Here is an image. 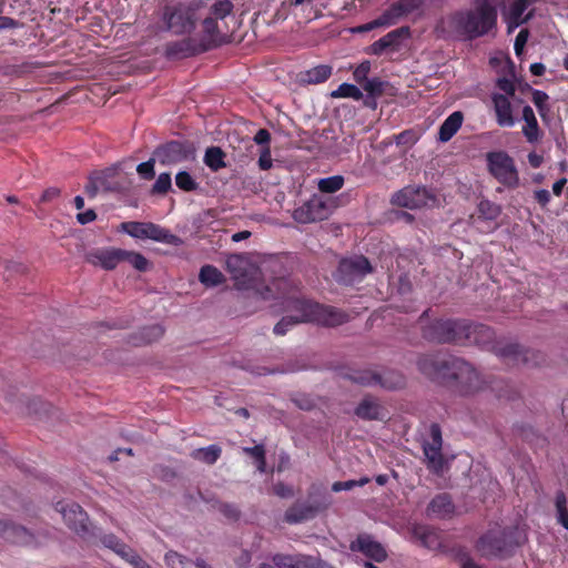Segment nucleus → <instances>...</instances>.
<instances>
[{
    "label": "nucleus",
    "mask_w": 568,
    "mask_h": 568,
    "mask_svg": "<svg viewBox=\"0 0 568 568\" xmlns=\"http://www.w3.org/2000/svg\"><path fill=\"white\" fill-rule=\"evenodd\" d=\"M263 300H281L282 305L291 315L284 316L275 326L276 335H285L293 326L304 322H314L325 326H336L347 321V315L333 306L300 297L296 287L288 278L274 280L261 292Z\"/></svg>",
    "instance_id": "1"
},
{
    "label": "nucleus",
    "mask_w": 568,
    "mask_h": 568,
    "mask_svg": "<svg viewBox=\"0 0 568 568\" xmlns=\"http://www.w3.org/2000/svg\"><path fill=\"white\" fill-rule=\"evenodd\" d=\"M496 22L495 0H475L474 9L455 12L443 19L439 27L445 32L473 39L487 34L496 27Z\"/></svg>",
    "instance_id": "2"
},
{
    "label": "nucleus",
    "mask_w": 568,
    "mask_h": 568,
    "mask_svg": "<svg viewBox=\"0 0 568 568\" xmlns=\"http://www.w3.org/2000/svg\"><path fill=\"white\" fill-rule=\"evenodd\" d=\"M418 366L428 376L456 381L465 394L473 393L480 387L478 373L462 358L425 356L418 361Z\"/></svg>",
    "instance_id": "3"
},
{
    "label": "nucleus",
    "mask_w": 568,
    "mask_h": 568,
    "mask_svg": "<svg viewBox=\"0 0 568 568\" xmlns=\"http://www.w3.org/2000/svg\"><path fill=\"white\" fill-rule=\"evenodd\" d=\"M226 271L231 274L237 290H254L261 295L265 291L257 287L258 267L244 254H231L225 260Z\"/></svg>",
    "instance_id": "4"
},
{
    "label": "nucleus",
    "mask_w": 568,
    "mask_h": 568,
    "mask_svg": "<svg viewBox=\"0 0 568 568\" xmlns=\"http://www.w3.org/2000/svg\"><path fill=\"white\" fill-rule=\"evenodd\" d=\"M337 206L335 199L314 194L308 201L296 207L293 219L297 223L308 224L327 219Z\"/></svg>",
    "instance_id": "5"
},
{
    "label": "nucleus",
    "mask_w": 568,
    "mask_h": 568,
    "mask_svg": "<svg viewBox=\"0 0 568 568\" xmlns=\"http://www.w3.org/2000/svg\"><path fill=\"white\" fill-rule=\"evenodd\" d=\"M489 173L503 185L516 187L519 184L518 171L514 159L505 151H494L486 155Z\"/></svg>",
    "instance_id": "6"
},
{
    "label": "nucleus",
    "mask_w": 568,
    "mask_h": 568,
    "mask_svg": "<svg viewBox=\"0 0 568 568\" xmlns=\"http://www.w3.org/2000/svg\"><path fill=\"white\" fill-rule=\"evenodd\" d=\"M166 30L174 34L190 33L195 28V11L190 6H168L163 11Z\"/></svg>",
    "instance_id": "7"
},
{
    "label": "nucleus",
    "mask_w": 568,
    "mask_h": 568,
    "mask_svg": "<svg viewBox=\"0 0 568 568\" xmlns=\"http://www.w3.org/2000/svg\"><path fill=\"white\" fill-rule=\"evenodd\" d=\"M349 378L363 386H381L390 390L405 385L404 376L394 371H386L383 374H377L371 369L357 371L352 373Z\"/></svg>",
    "instance_id": "8"
},
{
    "label": "nucleus",
    "mask_w": 568,
    "mask_h": 568,
    "mask_svg": "<svg viewBox=\"0 0 568 568\" xmlns=\"http://www.w3.org/2000/svg\"><path fill=\"white\" fill-rule=\"evenodd\" d=\"M463 322L436 320L424 328V336L436 343H460Z\"/></svg>",
    "instance_id": "9"
},
{
    "label": "nucleus",
    "mask_w": 568,
    "mask_h": 568,
    "mask_svg": "<svg viewBox=\"0 0 568 568\" xmlns=\"http://www.w3.org/2000/svg\"><path fill=\"white\" fill-rule=\"evenodd\" d=\"M372 271L373 267L369 261L363 255H356L339 262L336 280L343 284L351 285L362 281Z\"/></svg>",
    "instance_id": "10"
},
{
    "label": "nucleus",
    "mask_w": 568,
    "mask_h": 568,
    "mask_svg": "<svg viewBox=\"0 0 568 568\" xmlns=\"http://www.w3.org/2000/svg\"><path fill=\"white\" fill-rule=\"evenodd\" d=\"M194 148L189 142L171 141L154 151V156L162 165H173L194 159Z\"/></svg>",
    "instance_id": "11"
},
{
    "label": "nucleus",
    "mask_w": 568,
    "mask_h": 568,
    "mask_svg": "<svg viewBox=\"0 0 568 568\" xmlns=\"http://www.w3.org/2000/svg\"><path fill=\"white\" fill-rule=\"evenodd\" d=\"M443 438L442 430L437 424L429 427L428 438L423 443L424 455L427 459V466L435 473H439L444 467V457L442 454Z\"/></svg>",
    "instance_id": "12"
},
{
    "label": "nucleus",
    "mask_w": 568,
    "mask_h": 568,
    "mask_svg": "<svg viewBox=\"0 0 568 568\" xmlns=\"http://www.w3.org/2000/svg\"><path fill=\"white\" fill-rule=\"evenodd\" d=\"M434 201L435 199L423 186H406L392 196L394 205L410 210L427 206Z\"/></svg>",
    "instance_id": "13"
},
{
    "label": "nucleus",
    "mask_w": 568,
    "mask_h": 568,
    "mask_svg": "<svg viewBox=\"0 0 568 568\" xmlns=\"http://www.w3.org/2000/svg\"><path fill=\"white\" fill-rule=\"evenodd\" d=\"M57 511L62 515L64 523L70 529L81 536H87L90 531L89 519L85 511L75 503L59 501L55 505Z\"/></svg>",
    "instance_id": "14"
},
{
    "label": "nucleus",
    "mask_w": 568,
    "mask_h": 568,
    "mask_svg": "<svg viewBox=\"0 0 568 568\" xmlns=\"http://www.w3.org/2000/svg\"><path fill=\"white\" fill-rule=\"evenodd\" d=\"M478 551L486 557L505 556L510 551L505 530L496 529L485 534L477 544Z\"/></svg>",
    "instance_id": "15"
},
{
    "label": "nucleus",
    "mask_w": 568,
    "mask_h": 568,
    "mask_svg": "<svg viewBox=\"0 0 568 568\" xmlns=\"http://www.w3.org/2000/svg\"><path fill=\"white\" fill-rule=\"evenodd\" d=\"M494 352L498 357L511 364H527L530 362L532 352L524 348L517 343L508 341H498L493 346Z\"/></svg>",
    "instance_id": "16"
},
{
    "label": "nucleus",
    "mask_w": 568,
    "mask_h": 568,
    "mask_svg": "<svg viewBox=\"0 0 568 568\" xmlns=\"http://www.w3.org/2000/svg\"><path fill=\"white\" fill-rule=\"evenodd\" d=\"M460 343L485 345L494 337V332L486 325L463 322Z\"/></svg>",
    "instance_id": "17"
},
{
    "label": "nucleus",
    "mask_w": 568,
    "mask_h": 568,
    "mask_svg": "<svg viewBox=\"0 0 568 568\" xmlns=\"http://www.w3.org/2000/svg\"><path fill=\"white\" fill-rule=\"evenodd\" d=\"M351 549L361 551L365 556L378 562L383 561L387 557L384 547L368 535L358 536L357 539L352 542Z\"/></svg>",
    "instance_id": "18"
},
{
    "label": "nucleus",
    "mask_w": 568,
    "mask_h": 568,
    "mask_svg": "<svg viewBox=\"0 0 568 568\" xmlns=\"http://www.w3.org/2000/svg\"><path fill=\"white\" fill-rule=\"evenodd\" d=\"M0 537L18 545H29L32 542V535L29 530L9 520H0Z\"/></svg>",
    "instance_id": "19"
},
{
    "label": "nucleus",
    "mask_w": 568,
    "mask_h": 568,
    "mask_svg": "<svg viewBox=\"0 0 568 568\" xmlns=\"http://www.w3.org/2000/svg\"><path fill=\"white\" fill-rule=\"evenodd\" d=\"M494 109L496 113V121L498 125L504 128H511L515 125L516 120L513 115V106L507 95L494 93L491 95Z\"/></svg>",
    "instance_id": "20"
},
{
    "label": "nucleus",
    "mask_w": 568,
    "mask_h": 568,
    "mask_svg": "<svg viewBox=\"0 0 568 568\" xmlns=\"http://www.w3.org/2000/svg\"><path fill=\"white\" fill-rule=\"evenodd\" d=\"M88 261L104 270H113L122 262V250L98 248L88 255Z\"/></svg>",
    "instance_id": "21"
},
{
    "label": "nucleus",
    "mask_w": 568,
    "mask_h": 568,
    "mask_svg": "<svg viewBox=\"0 0 568 568\" xmlns=\"http://www.w3.org/2000/svg\"><path fill=\"white\" fill-rule=\"evenodd\" d=\"M529 6L525 0H513L506 12V22L508 32L511 33L520 24L525 23L532 16L531 12L524 16Z\"/></svg>",
    "instance_id": "22"
},
{
    "label": "nucleus",
    "mask_w": 568,
    "mask_h": 568,
    "mask_svg": "<svg viewBox=\"0 0 568 568\" xmlns=\"http://www.w3.org/2000/svg\"><path fill=\"white\" fill-rule=\"evenodd\" d=\"M455 511V506L450 499V497L446 494H440L434 497L428 507H427V516L430 518H448Z\"/></svg>",
    "instance_id": "23"
},
{
    "label": "nucleus",
    "mask_w": 568,
    "mask_h": 568,
    "mask_svg": "<svg viewBox=\"0 0 568 568\" xmlns=\"http://www.w3.org/2000/svg\"><path fill=\"white\" fill-rule=\"evenodd\" d=\"M523 120L525 124L521 132L526 141L530 144L538 143L541 140L542 133L538 125L535 112L529 105H525L523 109Z\"/></svg>",
    "instance_id": "24"
},
{
    "label": "nucleus",
    "mask_w": 568,
    "mask_h": 568,
    "mask_svg": "<svg viewBox=\"0 0 568 568\" xmlns=\"http://www.w3.org/2000/svg\"><path fill=\"white\" fill-rule=\"evenodd\" d=\"M202 28L203 41L205 42L204 50L223 41L224 32L221 31L217 19L207 16L202 22Z\"/></svg>",
    "instance_id": "25"
},
{
    "label": "nucleus",
    "mask_w": 568,
    "mask_h": 568,
    "mask_svg": "<svg viewBox=\"0 0 568 568\" xmlns=\"http://www.w3.org/2000/svg\"><path fill=\"white\" fill-rule=\"evenodd\" d=\"M357 417L366 420L384 419L386 414L379 403L371 397H365L356 407Z\"/></svg>",
    "instance_id": "26"
},
{
    "label": "nucleus",
    "mask_w": 568,
    "mask_h": 568,
    "mask_svg": "<svg viewBox=\"0 0 568 568\" xmlns=\"http://www.w3.org/2000/svg\"><path fill=\"white\" fill-rule=\"evenodd\" d=\"M463 113L460 111L453 112L440 125L438 131V140L440 142L449 141L460 129L463 124Z\"/></svg>",
    "instance_id": "27"
},
{
    "label": "nucleus",
    "mask_w": 568,
    "mask_h": 568,
    "mask_svg": "<svg viewBox=\"0 0 568 568\" xmlns=\"http://www.w3.org/2000/svg\"><path fill=\"white\" fill-rule=\"evenodd\" d=\"M408 34V28H399L388 32L371 45L373 54H382L387 48L395 47L402 36Z\"/></svg>",
    "instance_id": "28"
},
{
    "label": "nucleus",
    "mask_w": 568,
    "mask_h": 568,
    "mask_svg": "<svg viewBox=\"0 0 568 568\" xmlns=\"http://www.w3.org/2000/svg\"><path fill=\"white\" fill-rule=\"evenodd\" d=\"M195 53V48L191 39H182L166 44L165 54L170 59H179L192 55Z\"/></svg>",
    "instance_id": "29"
},
{
    "label": "nucleus",
    "mask_w": 568,
    "mask_h": 568,
    "mask_svg": "<svg viewBox=\"0 0 568 568\" xmlns=\"http://www.w3.org/2000/svg\"><path fill=\"white\" fill-rule=\"evenodd\" d=\"M200 282L206 287H215L225 281L223 273L213 265H204L199 273Z\"/></svg>",
    "instance_id": "30"
},
{
    "label": "nucleus",
    "mask_w": 568,
    "mask_h": 568,
    "mask_svg": "<svg viewBox=\"0 0 568 568\" xmlns=\"http://www.w3.org/2000/svg\"><path fill=\"white\" fill-rule=\"evenodd\" d=\"M332 74V67L320 64L305 71L302 81L308 84H318L325 82Z\"/></svg>",
    "instance_id": "31"
},
{
    "label": "nucleus",
    "mask_w": 568,
    "mask_h": 568,
    "mask_svg": "<svg viewBox=\"0 0 568 568\" xmlns=\"http://www.w3.org/2000/svg\"><path fill=\"white\" fill-rule=\"evenodd\" d=\"M145 239L166 244H174L178 240L169 230L150 222L146 223Z\"/></svg>",
    "instance_id": "32"
},
{
    "label": "nucleus",
    "mask_w": 568,
    "mask_h": 568,
    "mask_svg": "<svg viewBox=\"0 0 568 568\" xmlns=\"http://www.w3.org/2000/svg\"><path fill=\"white\" fill-rule=\"evenodd\" d=\"M165 562L169 568H211L204 561L194 562L174 551H170L165 555Z\"/></svg>",
    "instance_id": "33"
},
{
    "label": "nucleus",
    "mask_w": 568,
    "mask_h": 568,
    "mask_svg": "<svg viewBox=\"0 0 568 568\" xmlns=\"http://www.w3.org/2000/svg\"><path fill=\"white\" fill-rule=\"evenodd\" d=\"M315 514L313 507L308 505H296L285 513V520L288 524H298L312 518Z\"/></svg>",
    "instance_id": "34"
},
{
    "label": "nucleus",
    "mask_w": 568,
    "mask_h": 568,
    "mask_svg": "<svg viewBox=\"0 0 568 568\" xmlns=\"http://www.w3.org/2000/svg\"><path fill=\"white\" fill-rule=\"evenodd\" d=\"M221 447L217 445H210L207 447L194 449L191 453L192 458L207 465H213L221 456Z\"/></svg>",
    "instance_id": "35"
},
{
    "label": "nucleus",
    "mask_w": 568,
    "mask_h": 568,
    "mask_svg": "<svg viewBox=\"0 0 568 568\" xmlns=\"http://www.w3.org/2000/svg\"><path fill=\"white\" fill-rule=\"evenodd\" d=\"M413 534L427 548L433 549L439 546L437 534L427 526H415Z\"/></svg>",
    "instance_id": "36"
},
{
    "label": "nucleus",
    "mask_w": 568,
    "mask_h": 568,
    "mask_svg": "<svg viewBox=\"0 0 568 568\" xmlns=\"http://www.w3.org/2000/svg\"><path fill=\"white\" fill-rule=\"evenodd\" d=\"M224 158L225 154L219 146H211L205 151L204 163L212 171H219L226 166Z\"/></svg>",
    "instance_id": "37"
},
{
    "label": "nucleus",
    "mask_w": 568,
    "mask_h": 568,
    "mask_svg": "<svg viewBox=\"0 0 568 568\" xmlns=\"http://www.w3.org/2000/svg\"><path fill=\"white\" fill-rule=\"evenodd\" d=\"M404 17L405 16L403 14V11L397 2H394L377 18V20L381 28H388L396 24Z\"/></svg>",
    "instance_id": "38"
},
{
    "label": "nucleus",
    "mask_w": 568,
    "mask_h": 568,
    "mask_svg": "<svg viewBox=\"0 0 568 568\" xmlns=\"http://www.w3.org/2000/svg\"><path fill=\"white\" fill-rule=\"evenodd\" d=\"M500 206L488 201L483 200L478 204V221L494 222L500 215Z\"/></svg>",
    "instance_id": "39"
},
{
    "label": "nucleus",
    "mask_w": 568,
    "mask_h": 568,
    "mask_svg": "<svg viewBox=\"0 0 568 568\" xmlns=\"http://www.w3.org/2000/svg\"><path fill=\"white\" fill-rule=\"evenodd\" d=\"M333 99L349 98L355 101H359L363 98V93L359 88L351 83H342L338 88L331 92Z\"/></svg>",
    "instance_id": "40"
},
{
    "label": "nucleus",
    "mask_w": 568,
    "mask_h": 568,
    "mask_svg": "<svg viewBox=\"0 0 568 568\" xmlns=\"http://www.w3.org/2000/svg\"><path fill=\"white\" fill-rule=\"evenodd\" d=\"M420 138V134L413 129L405 130L399 134L394 135L389 141L385 142L386 145L396 143L398 146H413Z\"/></svg>",
    "instance_id": "41"
},
{
    "label": "nucleus",
    "mask_w": 568,
    "mask_h": 568,
    "mask_svg": "<svg viewBox=\"0 0 568 568\" xmlns=\"http://www.w3.org/2000/svg\"><path fill=\"white\" fill-rule=\"evenodd\" d=\"M556 519L566 530H568V509L567 498L562 491H558L555 498Z\"/></svg>",
    "instance_id": "42"
},
{
    "label": "nucleus",
    "mask_w": 568,
    "mask_h": 568,
    "mask_svg": "<svg viewBox=\"0 0 568 568\" xmlns=\"http://www.w3.org/2000/svg\"><path fill=\"white\" fill-rule=\"evenodd\" d=\"M233 10L234 3L231 0H217L210 8V17L224 20L232 14Z\"/></svg>",
    "instance_id": "43"
},
{
    "label": "nucleus",
    "mask_w": 568,
    "mask_h": 568,
    "mask_svg": "<svg viewBox=\"0 0 568 568\" xmlns=\"http://www.w3.org/2000/svg\"><path fill=\"white\" fill-rule=\"evenodd\" d=\"M101 541L105 547L112 549L123 559L128 556V552L132 550L129 546L123 544L116 536L112 534L104 535Z\"/></svg>",
    "instance_id": "44"
},
{
    "label": "nucleus",
    "mask_w": 568,
    "mask_h": 568,
    "mask_svg": "<svg viewBox=\"0 0 568 568\" xmlns=\"http://www.w3.org/2000/svg\"><path fill=\"white\" fill-rule=\"evenodd\" d=\"M344 185V178L342 175H333L318 180V190L323 193H335Z\"/></svg>",
    "instance_id": "45"
},
{
    "label": "nucleus",
    "mask_w": 568,
    "mask_h": 568,
    "mask_svg": "<svg viewBox=\"0 0 568 568\" xmlns=\"http://www.w3.org/2000/svg\"><path fill=\"white\" fill-rule=\"evenodd\" d=\"M243 452L254 458L256 468L260 473L266 469L265 449L263 445H255L253 447H243Z\"/></svg>",
    "instance_id": "46"
},
{
    "label": "nucleus",
    "mask_w": 568,
    "mask_h": 568,
    "mask_svg": "<svg viewBox=\"0 0 568 568\" xmlns=\"http://www.w3.org/2000/svg\"><path fill=\"white\" fill-rule=\"evenodd\" d=\"M130 263L138 271H145L149 266L148 260L140 253L122 250V262Z\"/></svg>",
    "instance_id": "47"
},
{
    "label": "nucleus",
    "mask_w": 568,
    "mask_h": 568,
    "mask_svg": "<svg viewBox=\"0 0 568 568\" xmlns=\"http://www.w3.org/2000/svg\"><path fill=\"white\" fill-rule=\"evenodd\" d=\"M175 184L182 191H194L197 189L199 184L186 171H181L175 175Z\"/></svg>",
    "instance_id": "48"
},
{
    "label": "nucleus",
    "mask_w": 568,
    "mask_h": 568,
    "mask_svg": "<svg viewBox=\"0 0 568 568\" xmlns=\"http://www.w3.org/2000/svg\"><path fill=\"white\" fill-rule=\"evenodd\" d=\"M301 555L276 554L273 556V564L277 568H296Z\"/></svg>",
    "instance_id": "49"
},
{
    "label": "nucleus",
    "mask_w": 568,
    "mask_h": 568,
    "mask_svg": "<svg viewBox=\"0 0 568 568\" xmlns=\"http://www.w3.org/2000/svg\"><path fill=\"white\" fill-rule=\"evenodd\" d=\"M122 229L130 236L135 239H145L146 223L145 222H128L122 224Z\"/></svg>",
    "instance_id": "50"
},
{
    "label": "nucleus",
    "mask_w": 568,
    "mask_h": 568,
    "mask_svg": "<svg viewBox=\"0 0 568 568\" xmlns=\"http://www.w3.org/2000/svg\"><path fill=\"white\" fill-rule=\"evenodd\" d=\"M549 97L544 91L535 90L532 92V102L537 106L538 112L541 118L546 116V113L549 111V108L547 105Z\"/></svg>",
    "instance_id": "51"
},
{
    "label": "nucleus",
    "mask_w": 568,
    "mask_h": 568,
    "mask_svg": "<svg viewBox=\"0 0 568 568\" xmlns=\"http://www.w3.org/2000/svg\"><path fill=\"white\" fill-rule=\"evenodd\" d=\"M172 186V180L170 173H161L155 183L153 184L152 192L156 194L166 193Z\"/></svg>",
    "instance_id": "52"
},
{
    "label": "nucleus",
    "mask_w": 568,
    "mask_h": 568,
    "mask_svg": "<svg viewBox=\"0 0 568 568\" xmlns=\"http://www.w3.org/2000/svg\"><path fill=\"white\" fill-rule=\"evenodd\" d=\"M296 568H332V567L316 558L301 555L298 564L296 565Z\"/></svg>",
    "instance_id": "53"
},
{
    "label": "nucleus",
    "mask_w": 568,
    "mask_h": 568,
    "mask_svg": "<svg viewBox=\"0 0 568 568\" xmlns=\"http://www.w3.org/2000/svg\"><path fill=\"white\" fill-rule=\"evenodd\" d=\"M364 90L372 97H377L383 92V82L377 79H367L363 83Z\"/></svg>",
    "instance_id": "54"
},
{
    "label": "nucleus",
    "mask_w": 568,
    "mask_h": 568,
    "mask_svg": "<svg viewBox=\"0 0 568 568\" xmlns=\"http://www.w3.org/2000/svg\"><path fill=\"white\" fill-rule=\"evenodd\" d=\"M155 156L150 159L149 161L142 162L136 166V172L145 180H151L154 178V162Z\"/></svg>",
    "instance_id": "55"
},
{
    "label": "nucleus",
    "mask_w": 568,
    "mask_h": 568,
    "mask_svg": "<svg viewBox=\"0 0 568 568\" xmlns=\"http://www.w3.org/2000/svg\"><path fill=\"white\" fill-rule=\"evenodd\" d=\"M396 2L402 9L403 14L406 17L420 9L424 0H398Z\"/></svg>",
    "instance_id": "56"
},
{
    "label": "nucleus",
    "mask_w": 568,
    "mask_h": 568,
    "mask_svg": "<svg viewBox=\"0 0 568 568\" xmlns=\"http://www.w3.org/2000/svg\"><path fill=\"white\" fill-rule=\"evenodd\" d=\"M371 71V62L369 61H363L361 64L357 65V68L353 72L354 80L362 84L365 80H367V75Z\"/></svg>",
    "instance_id": "57"
},
{
    "label": "nucleus",
    "mask_w": 568,
    "mask_h": 568,
    "mask_svg": "<svg viewBox=\"0 0 568 568\" xmlns=\"http://www.w3.org/2000/svg\"><path fill=\"white\" fill-rule=\"evenodd\" d=\"M257 163H258V168L264 171L270 170L273 166V160H272L270 146H264L261 149Z\"/></svg>",
    "instance_id": "58"
},
{
    "label": "nucleus",
    "mask_w": 568,
    "mask_h": 568,
    "mask_svg": "<svg viewBox=\"0 0 568 568\" xmlns=\"http://www.w3.org/2000/svg\"><path fill=\"white\" fill-rule=\"evenodd\" d=\"M529 32L527 29H521L516 36L514 49L517 57H520L524 52V48L527 43Z\"/></svg>",
    "instance_id": "59"
},
{
    "label": "nucleus",
    "mask_w": 568,
    "mask_h": 568,
    "mask_svg": "<svg viewBox=\"0 0 568 568\" xmlns=\"http://www.w3.org/2000/svg\"><path fill=\"white\" fill-rule=\"evenodd\" d=\"M103 184V179L99 175H92L89 179V182L85 185V191L90 196H94L98 191L100 190V186Z\"/></svg>",
    "instance_id": "60"
},
{
    "label": "nucleus",
    "mask_w": 568,
    "mask_h": 568,
    "mask_svg": "<svg viewBox=\"0 0 568 568\" xmlns=\"http://www.w3.org/2000/svg\"><path fill=\"white\" fill-rule=\"evenodd\" d=\"M124 559L134 568H152L134 550L128 552V556Z\"/></svg>",
    "instance_id": "61"
},
{
    "label": "nucleus",
    "mask_w": 568,
    "mask_h": 568,
    "mask_svg": "<svg viewBox=\"0 0 568 568\" xmlns=\"http://www.w3.org/2000/svg\"><path fill=\"white\" fill-rule=\"evenodd\" d=\"M497 87L499 90L505 92L504 95H514L515 93V84L511 80L507 78H500L497 80Z\"/></svg>",
    "instance_id": "62"
},
{
    "label": "nucleus",
    "mask_w": 568,
    "mask_h": 568,
    "mask_svg": "<svg viewBox=\"0 0 568 568\" xmlns=\"http://www.w3.org/2000/svg\"><path fill=\"white\" fill-rule=\"evenodd\" d=\"M270 141H271V134L266 129H260L254 136V142L256 144L261 145L262 148L270 146L268 145Z\"/></svg>",
    "instance_id": "63"
},
{
    "label": "nucleus",
    "mask_w": 568,
    "mask_h": 568,
    "mask_svg": "<svg viewBox=\"0 0 568 568\" xmlns=\"http://www.w3.org/2000/svg\"><path fill=\"white\" fill-rule=\"evenodd\" d=\"M273 489L280 497L287 498L293 496V488L283 483L275 484Z\"/></svg>",
    "instance_id": "64"
}]
</instances>
